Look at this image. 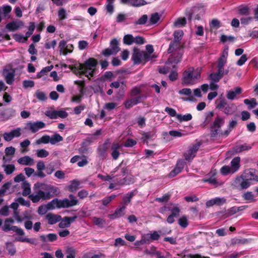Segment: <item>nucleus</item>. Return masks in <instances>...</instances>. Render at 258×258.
<instances>
[{"label": "nucleus", "mask_w": 258, "mask_h": 258, "mask_svg": "<svg viewBox=\"0 0 258 258\" xmlns=\"http://www.w3.org/2000/svg\"><path fill=\"white\" fill-rule=\"evenodd\" d=\"M170 205L171 206H173L172 209H171L170 207L168 208V210L171 211V214L175 217L178 216L180 211L179 208L177 206V205H174L172 203L170 204Z\"/></svg>", "instance_id": "obj_45"}, {"label": "nucleus", "mask_w": 258, "mask_h": 258, "mask_svg": "<svg viewBox=\"0 0 258 258\" xmlns=\"http://www.w3.org/2000/svg\"><path fill=\"white\" fill-rule=\"evenodd\" d=\"M57 198L53 199L51 201L49 202L46 205V208L47 210H53L57 208L56 206Z\"/></svg>", "instance_id": "obj_61"}, {"label": "nucleus", "mask_w": 258, "mask_h": 258, "mask_svg": "<svg viewBox=\"0 0 258 258\" xmlns=\"http://www.w3.org/2000/svg\"><path fill=\"white\" fill-rule=\"evenodd\" d=\"M15 74L14 72H9L6 76V81L9 85H12L14 81Z\"/></svg>", "instance_id": "obj_54"}, {"label": "nucleus", "mask_w": 258, "mask_h": 258, "mask_svg": "<svg viewBox=\"0 0 258 258\" xmlns=\"http://www.w3.org/2000/svg\"><path fill=\"white\" fill-rule=\"evenodd\" d=\"M70 222L67 218V216L64 217L63 218H61V220L59 221L58 224V227L60 228H65L69 227L71 225Z\"/></svg>", "instance_id": "obj_48"}, {"label": "nucleus", "mask_w": 258, "mask_h": 258, "mask_svg": "<svg viewBox=\"0 0 258 258\" xmlns=\"http://www.w3.org/2000/svg\"><path fill=\"white\" fill-rule=\"evenodd\" d=\"M178 224L182 228H185L187 227L188 225L187 218L184 216L181 217L178 220Z\"/></svg>", "instance_id": "obj_52"}, {"label": "nucleus", "mask_w": 258, "mask_h": 258, "mask_svg": "<svg viewBox=\"0 0 258 258\" xmlns=\"http://www.w3.org/2000/svg\"><path fill=\"white\" fill-rule=\"evenodd\" d=\"M210 79L212 80V82H218L220 80L223 78L220 75L215 73H211L209 76Z\"/></svg>", "instance_id": "obj_64"}, {"label": "nucleus", "mask_w": 258, "mask_h": 258, "mask_svg": "<svg viewBox=\"0 0 258 258\" xmlns=\"http://www.w3.org/2000/svg\"><path fill=\"white\" fill-rule=\"evenodd\" d=\"M15 115V110L12 108H8L5 110V112L2 114L4 117H6L8 119L11 117L14 116Z\"/></svg>", "instance_id": "obj_46"}, {"label": "nucleus", "mask_w": 258, "mask_h": 258, "mask_svg": "<svg viewBox=\"0 0 258 258\" xmlns=\"http://www.w3.org/2000/svg\"><path fill=\"white\" fill-rule=\"evenodd\" d=\"M93 222L95 225L100 228H102L104 224L105 223V220L104 219L96 217H93Z\"/></svg>", "instance_id": "obj_47"}, {"label": "nucleus", "mask_w": 258, "mask_h": 258, "mask_svg": "<svg viewBox=\"0 0 258 258\" xmlns=\"http://www.w3.org/2000/svg\"><path fill=\"white\" fill-rule=\"evenodd\" d=\"M176 117L180 121H187L190 120L192 117L191 114L188 113L183 115L178 114L177 115Z\"/></svg>", "instance_id": "obj_49"}, {"label": "nucleus", "mask_w": 258, "mask_h": 258, "mask_svg": "<svg viewBox=\"0 0 258 258\" xmlns=\"http://www.w3.org/2000/svg\"><path fill=\"white\" fill-rule=\"evenodd\" d=\"M2 230L5 232L12 230L20 236H23L25 234V232L22 228L16 226H11L10 224L6 222L2 227Z\"/></svg>", "instance_id": "obj_8"}, {"label": "nucleus", "mask_w": 258, "mask_h": 258, "mask_svg": "<svg viewBox=\"0 0 258 258\" xmlns=\"http://www.w3.org/2000/svg\"><path fill=\"white\" fill-rule=\"evenodd\" d=\"M56 206L57 209L70 208L69 205V199L64 198L63 200H60L57 198Z\"/></svg>", "instance_id": "obj_28"}, {"label": "nucleus", "mask_w": 258, "mask_h": 258, "mask_svg": "<svg viewBox=\"0 0 258 258\" xmlns=\"http://www.w3.org/2000/svg\"><path fill=\"white\" fill-rule=\"evenodd\" d=\"M251 148V147L249 145H248L247 144H244L242 145H239L235 146L233 150L236 153H240L243 151H247L250 150Z\"/></svg>", "instance_id": "obj_30"}, {"label": "nucleus", "mask_w": 258, "mask_h": 258, "mask_svg": "<svg viewBox=\"0 0 258 258\" xmlns=\"http://www.w3.org/2000/svg\"><path fill=\"white\" fill-rule=\"evenodd\" d=\"M15 170L14 164H8L5 166V171L7 175L11 174Z\"/></svg>", "instance_id": "obj_60"}, {"label": "nucleus", "mask_w": 258, "mask_h": 258, "mask_svg": "<svg viewBox=\"0 0 258 258\" xmlns=\"http://www.w3.org/2000/svg\"><path fill=\"white\" fill-rule=\"evenodd\" d=\"M186 23V20L185 18H179L177 20L174 22V25L176 27H181L184 26Z\"/></svg>", "instance_id": "obj_63"}, {"label": "nucleus", "mask_w": 258, "mask_h": 258, "mask_svg": "<svg viewBox=\"0 0 258 258\" xmlns=\"http://www.w3.org/2000/svg\"><path fill=\"white\" fill-rule=\"evenodd\" d=\"M33 189L35 192V194H33L30 195L28 198L32 201L34 203L38 202L40 200L45 201L48 200L44 190L40 187H37L35 188V184L33 186Z\"/></svg>", "instance_id": "obj_5"}, {"label": "nucleus", "mask_w": 258, "mask_h": 258, "mask_svg": "<svg viewBox=\"0 0 258 258\" xmlns=\"http://www.w3.org/2000/svg\"><path fill=\"white\" fill-rule=\"evenodd\" d=\"M102 131L101 129L97 130L94 134L90 135V137L87 138L88 141L92 142L96 140L97 137L102 134Z\"/></svg>", "instance_id": "obj_51"}, {"label": "nucleus", "mask_w": 258, "mask_h": 258, "mask_svg": "<svg viewBox=\"0 0 258 258\" xmlns=\"http://www.w3.org/2000/svg\"><path fill=\"white\" fill-rule=\"evenodd\" d=\"M98 64L97 59L93 57H90L84 63H81V75L88 77H93L96 67Z\"/></svg>", "instance_id": "obj_2"}, {"label": "nucleus", "mask_w": 258, "mask_h": 258, "mask_svg": "<svg viewBox=\"0 0 258 258\" xmlns=\"http://www.w3.org/2000/svg\"><path fill=\"white\" fill-rule=\"evenodd\" d=\"M40 240L43 242H53L57 240V235L55 233H49L47 235L42 234L40 236Z\"/></svg>", "instance_id": "obj_16"}, {"label": "nucleus", "mask_w": 258, "mask_h": 258, "mask_svg": "<svg viewBox=\"0 0 258 258\" xmlns=\"http://www.w3.org/2000/svg\"><path fill=\"white\" fill-rule=\"evenodd\" d=\"M216 108L219 110H222L227 105V102L225 98L217 99L216 101Z\"/></svg>", "instance_id": "obj_41"}, {"label": "nucleus", "mask_w": 258, "mask_h": 258, "mask_svg": "<svg viewBox=\"0 0 258 258\" xmlns=\"http://www.w3.org/2000/svg\"><path fill=\"white\" fill-rule=\"evenodd\" d=\"M125 209V206H122L121 207L117 208L113 214H109L108 217L110 219L113 220L123 216L124 214V211Z\"/></svg>", "instance_id": "obj_18"}, {"label": "nucleus", "mask_w": 258, "mask_h": 258, "mask_svg": "<svg viewBox=\"0 0 258 258\" xmlns=\"http://www.w3.org/2000/svg\"><path fill=\"white\" fill-rule=\"evenodd\" d=\"M201 143H198L194 144L191 148L189 149L187 153L184 154V157L186 160L190 162L196 156L197 152L199 150Z\"/></svg>", "instance_id": "obj_7"}, {"label": "nucleus", "mask_w": 258, "mask_h": 258, "mask_svg": "<svg viewBox=\"0 0 258 258\" xmlns=\"http://www.w3.org/2000/svg\"><path fill=\"white\" fill-rule=\"evenodd\" d=\"M141 134L142 135L141 140L146 144H148V140H152L156 137V132L154 131L148 132H142Z\"/></svg>", "instance_id": "obj_17"}, {"label": "nucleus", "mask_w": 258, "mask_h": 258, "mask_svg": "<svg viewBox=\"0 0 258 258\" xmlns=\"http://www.w3.org/2000/svg\"><path fill=\"white\" fill-rule=\"evenodd\" d=\"M180 95H188V97L184 99L186 101H194L195 99L193 96H191V90L190 88H183L178 91Z\"/></svg>", "instance_id": "obj_23"}, {"label": "nucleus", "mask_w": 258, "mask_h": 258, "mask_svg": "<svg viewBox=\"0 0 258 258\" xmlns=\"http://www.w3.org/2000/svg\"><path fill=\"white\" fill-rule=\"evenodd\" d=\"M182 57V53L176 52L170 55L168 58V61L171 63L177 64L180 62Z\"/></svg>", "instance_id": "obj_19"}, {"label": "nucleus", "mask_w": 258, "mask_h": 258, "mask_svg": "<svg viewBox=\"0 0 258 258\" xmlns=\"http://www.w3.org/2000/svg\"><path fill=\"white\" fill-rule=\"evenodd\" d=\"M50 143V137L49 136L45 135L43 136L41 138L36 140V143L37 145L41 144H48Z\"/></svg>", "instance_id": "obj_38"}, {"label": "nucleus", "mask_w": 258, "mask_h": 258, "mask_svg": "<svg viewBox=\"0 0 258 258\" xmlns=\"http://www.w3.org/2000/svg\"><path fill=\"white\" fill-rule=\"evenodd\" d=\"M70 200H69V205L70 207H73L79 204V202L77 198L72 194L69 196Z\"/></svg>", "instance_id": "obj_43"}, {"label": "nucleus", "mask_w": 258, "mask_h": 258, "mask_svg": "<svg viewBox=\"0 0 258 258\" xmlns=\"http://www.w3.org/2000/svg\"><path fill=\"white\" fill-rule=\"evenodd\" d=\"M242 198L245 201H247L248 203L255 202L256 199H254V196L251 191H247L244 193L242 195Z\"/></svg>", "instance_id": "obj_31"}, {"label": "nucleus", "mask_w": 258, "mask_h": 258, "mask_svg": "<svg viewBox=\"0 0 258 258\" xmlns=\"http://www.w3.org/2000/svg\"><path fill=\"white\" fill-rule=\"evenodd\" d=\"M183 35V32L182 30H176L174 32L173 36L174 40L173 41H176L178 42H180L182 38Z\"/></svg>", "instance_id": "obj_44"}, {"label": "nucleus", "mask_w": 258, "mask_h": 258, "mask_svg": "<svg viewBox=\"0 0 258 258\" xmlns=\"http://www.w3.org/2000/svg\"><path fill=\"white\" fill-rule=\"evenodd\" d=\"M1 8L2 10V14L3 15L4 18L6 19H10V13L12 11L11 6L10 5H4Z\"/></svg>", "instance_id": "obj_27"}, {"label": "nucleus", "mask_w": 258, "mask_h": 258, "mask_svg": "<svg viewBox=\"0 0 258 258\" xmlns=\"http://www.w3.org/2000/svg\"><path fill=\"white\" fill-rule=\"evenodd\" d=\"M135 195L136 193L134 191H131L124 195L122 197V201L121 203L123 205L122 206H125L126 207V206L130 203L131 199Z\"/></svg>", "instance_id": "obj_26"}, {"label": "nucleus", "mask_w": 258, "mask_h": 258, "mask_svg": "<svg viewBox=\"0 0 258 258\" xmlns=\"http://www.w3.org/2000/svg\"><path fill=\"white\" fill-rule=\"evenodd\" d=\"M116 197V195L112 194L109 197L104 198L101 200L102 205L107 206Z\"/></svg>", "instance_id": "obj_50"}, {"label": "nucleus", "mask_w": 258, "mask_h": 258, "mask_svg": "<svg viewBox=\"0 0 258 258\" xmlns=\"http://www.w3.org/2000/svg\"><path fill=\"white\" fill-rule=\"evenodd\" d=\"M35 96L36 98L40 101H45L47 99V97L45 94L39 90H37L35 93Z\"/></svg>", "instance_id": "obj_62"}, {"label": "nucleus", "mask_w": 258, "mask_h": 258, "mask_svg": "<svg viewBox=\"0 0 258 258\" xmlns=\"http://www.w3.org/2000/svg\"><path fill=\"white\" fill-rule=\"evenodd\" d=\"M80 184V182L79 180L74 179L72 181L71 184L68 187L69 190L71 192H75L77 191L79 188Z\"/></svg>", "instance_id": "obj_35"}, {"label": "nucleus", "mask_w": 258, "mask_h": 258, "mask_svg": "<svg viewBox=\"0 0 258 258\" xmlns=\"http://www.w3.org/2000/svg\"><path fill=\"white\" fill-rule=\"evenodd\" d=\"M146 98V96L144 95L137 96L131 99L126 100L124 102V105L126 109H130L132 108L134 105H137L138 103L142 102L143 101V98L145 99Z\"/></svg>", "instance_id": "obj_9"}, {"label": "nucleus", "mask_w": 258, "mask_h": 258, "mask_svg": "<svg viewBox=\"0 0 258 258\" xmlns=\"http://www.w3.org/2000/svg\"><path fill=\"white\" fill-rule=\"evenodd\" d=\"M224 118L217 115L214 119V121L210 124V137L211 138H217L222 136L227 137L231 132V130L228 127L224 132H221V128L224 124Z\"/></svg>", "instance_id": "obj_1"}, {"label": "nucleus", "mask_w": 258, "mask_h": 258, "mask_svg": "<svg viewBox=\"0 0 258 258\" xmlns=\"http://www.w3.org/2000/svg\"><path fill=\"white\" fill-rule=\"evenodd\" d=\"M27 126L32 133H35L39 130L44 128L45 126V123L42 121L30 122L27 123Z\"/></svg>", "instance_id": "obj_11"}, {"label": "nucleus", "mask_w": 258, "mask_h": 258, "mask_svg": "<svg viewBox=\"0 0 258 258\" xmlns=\"http://www.w3.org/2000/svg\"><path fill=\"white\" fill-rule=\"evenodd\" d=\"M22 188L23 189L22 192L23 196L26 197L31 195L30 184L27 181H23L22 185Z\"/></svg>", "instance_id": "obj_29"}, {"label": "nucleus", "mask_w": 258, "mask_h": 258, "mask_svg": "<svg viewBox=\"0 0 258 258\" xmlns=\"http://www.w3.org/2000/svg\"><path fill=\"white\" fill-rule=\"evenodd\" d=\"M181 48V42H178L176 41H172L169 44V47L167 49L168 53H172L174 51L177 49H180Z\"/></svg>", "instance_id": "obj_21"}, {"label": "nucleus", "mask_w": 258, "mask_h": 258, "mask_svg": "<svg viewBox=\"0 0 258 258\" xmlns=\"http://www.w3.org/2000/svg\"><path fill=\"white\" fill-rule=\"evenodd\" d=\"M240 158L236 157L234 158L231 161V168L232 169V173H234L239 169L240 167Z\"/></svg>", "instance_id": "obj_20"}, {"label": "nucleus", "mask_w": 258, "mask_h": 258, "mask_svg": "<svg viewBox=\"0 0 258 258\" xmlns=\"http://www.w3.org/2000/svg\"><path fill=\"white\" fill-rule=\"evenodd\" d=\"M45 115L50 119H56L58 117L65 118L68 116V113L63 109L47 111Z\"/></svg>", "instance_id": "obj_6"}, {"label": "nucleus", "mask_w": 258, "mask_h": 258, "mask_svg": "<svg viewBox=\"0 0 258 258\" xmlns=\"http://www.w3.org/2000/svg\"><path fill=\"white\" fill-rule=\"evenodd\" d=\"M109 147V143L105 141L102 146L99 147L97 151L99 156L102 158L105 157L106 153Z\"/></svg>", "instance_id": "obj_25"}, {"label": "nucleus", "mask_w": 258, "mask_h": 258, "mask_svg": "<svg viewBox=\"0 0 258 258\" xmlns=\"http://www.w3.org/2000/svg\"><path fill=\"white\" fill-rule=\"evenodd\" d=\"M24 26V23L21 20H19L18 22L12 21L8 23L6 25V28L9 31L14 32L19 29V28Z\"/></svg>", "instance_id": "obj_12"}, {"label": "nucleus", "mask_w": 258, "mask_h": 258, "mask_svg": "<svg viewBox=\"0 0 258 258\" xmlns=\"http://www.w3.org/2000/svg\"><path fill=\"white\" fill-rule=\"evenodd\" d=\"M37 187H40L44 190L48 200L60 194V190L58 187L50 184L37 182L35 184V188Z\"/></svg>", "instance_id": "obj_4"}, {"label": "nucleus", "mask_w": 258, "mask_h": 258, "mask_svg": "<svg viewBox=\"0 0 258 258\" xmlns=\"http://www.w3.org/2000/svg\"><path fill=\"white\" fill-rule=\"evenodd\" d=\"M242 89L240 87H236L234 89V91L229 90L227 93V98L229 100H233L236 95L241 94Z\"/></svg>", "instance_id": "obj_22"}, {"label": "nucleus", "mask_w": 258, "mask_h": 258, "mask_svg": "<svg viewBox=\"0 0 258 258\" xmlns=\"http://www.w3.org/2000/svg\"><path fill=\"white\" fill-rule=\"evenodd\" d=\"M132 58L135 64H140L142 59V52L137 48H135Z\"/></svg>", "instance_id": "obj_15"}, {"label": "nucleus", "mask_w": 258, "mask_h": 258, "mask_svg": "<svg viewBox=\"0 0 258 258\" xmlns=\"http://www.w3.org/2000/svg\"><path fill=\"white\" fill-rule=\"evenodd\" d=\"M118 45V41L116 38L112 39L110 42L111 48L114 51L115 54H116L120 50Z\"/></svg>", "instance_id": "obj_32"}, {"label": "nucleus", "mask_w": 258, "mask_h": 258, "mask_svg": "<svg viewBox=\"0 0 258 258\" xmlns=\"http://www.w3.org/2000/svg\"><path fill=\"white\" fill-rule=\"evenodd\" d=\"M214 115V112L213 111L205 113V119L203 123L204 126H207L211 122Z\"/></svg>", "instance_id": "obj_33"}, {"label": "nucleus", "mask_w": 258, "mask_h": 258, "mask_svg": "<svg viewBox=\"0 0 258 258\" xmlns=\"http://www.w3.org/2000/svg\"><path fill=\"white\" fill-rule=\"evenodd\" d=\"M63 141V138L58 134H54L50 137V144L54 145L58 142Z\"/></svg>", "instance_id": "obj_37"}, {"label": "nucleus", "mask_w": 258, "mask_h": 258, "mask_svg": "<svg viewBox=\"0 0 258 258\" xmlns=\"http://www.w3.org/2000/svg\"><path fill=\"white\" fill-rule=\"evenodd\" d=\"M134 182V178L131 177H125L118 181V183L120 185H128Z\"/></svg>", "instance_id": "obj_42"}, {"label": "nucleus", "mask_w": 258, "mask_h": 258, "mask_svg": "<svg viewBox=\"0 0 258 258\" xmlns=\"http://www.w3.org/2000/svg\"><path fill=\"white\" fill-rule=\"evenodd\" d=\"M18 162L21 165H32L34 164V160L28 156L19 158Z\"/></svg>", "instance_id": "obj_24"}, {"label": "nucleus", "mask_w": 258, "mask_h": 258, "mask_svg": "<svg viewBox=\"0 0 258 258\" xmlns=\"http://www.w3.org/2000/svg\"><path fill=\"white\" fill-rule=\"evenodd\" d=\"M201 73L197 70L194 71L193 68H189L183 73L182 84L188 86L195 83V80L200 78Z\"/></svg>", "instance_id": "obj_3"}, {"label": "nucleus", "mask_w": 258, "mask_h": 258, "mask_svg": "<svg viewBox=\"0 0 258 258\" xmlns=\"http://www.w3.org/2000/svg\"><path fill=\"white\" fill-rule=\"evenodd\" d=\"M250 185V181L247 178H245L243 175L242 181L241 183L240 189H244L247 188Z\"/></svg>", "instance_id": "obj_58"}, {"label": "nucleus", "mask_w": 258, "mask_h": 258, "mask_svg": "<svg viewBox=\"0 0 258 258\" xmlns=\"http://www.w3.org/2000/svg\"><path fill=\"white\" fill-rule=\"evenodd\" d=\"M199 10H200L199 8L196 7L193 8L189 10H186V16L187 17V19L189 20H191L192 18H194L195 20H200L201 16L199 14H198L195 16L194 15V14L198 12Z\"/></svg>", "instance_id": "obj_14"}, {"label": "nucleus", "mask_w": 258, "mask_h": 258, "mask_svg": "<svg viewBox=\"0 0 258 258\" xmlns=\"http://www.w3.org/2000/svg\"><path fill=\"white\" fill-rule=\"evenodd\" d=\"M170 198V195L166 194L164 195L162 197L156 198L155 201L159 203H166L169 200Z\"/></svg>", "instance_id": "obj_56"}, {"label": "nucleus", "mask_w": 258, "mask_h": 258, "mask_svg": "<svg viewBox=\"0 0 258 258\" xmlns=\"http://www.w3.org/2000/svg\"><path fill=\"white\" fill-rule=\"evenodd\" d=\"M134 36L132 34L125 35L123 38V42L125 45H130L134 43Z\"/></svg>", "instance_id": "obj_39"}, {"label": "nucleus", "mask_w": 258, "mask_h": 258, "mask_svg": "<svg viewBox=\"0 0 258 258\" xmlns=\"http://www.w3.org/2000/svg\"><path fill=\"white\" fill-rule=\"evenodd\" d=\"M148 19V17L147 15H143L138 20L134 23L135 25H144L145 24Z\"/></svg>", "instance_id": "obj_55"}, {"label": "nucleus", "mask_w": 258, "mask_h": 258, "mask_svg": "<svg viewBox=\"0 0 258 258\" xmlns=\"http://www.w3.org/2000/svg\"><path fill=\"white\" fill-rule=\"evenodd\" d=\"M46 219L48 221V224L53 225L61 220V216L49 213L45 216Z\"/></svg>", "instance_id": "obj_13"}, {"label": "nucleus", "mask_w": 258, "mask_h": 258, "mask_svg": "<svg viewBox=\"0 0 258 258\" xmlns=\"http://www.w3.org/2000/svg\"><path fill=\"white\" fill-rule=\"evenodd\" d=\"M68 68L75 74L81 75V63H76L74 65H69Z\"/></svg>", "instance_id": "obj_34"}, {"label": "nucleus", "mask_w": 258, "mask_h": 258, "mask_svg": "<svg viewBox=\"0 0 258 258\" xmlns=\"http://www.w3.org/2000/svg\"><path fill=\"white\" fill-rule=\"evenodd\" d=\"M146 4L145 0H131V6L133 7H140Z\"/></svg>", "instance_id": "obj_57"}, {"label": "nucleus", "mask_w": 258, "mask_h": 258, "mask_svg": "<svg viewBox=\"0 0 258 258\" xmlns=\"http://www.w3.org/2000/svg\"><path fill=\"white\" fill-rule=\"evenodd\" d=\"M160 19V17L159 14L157 12L154 13L151 15L150 23L151 24H155L158 22Z\"/></svg>", "instance_id": "obj_53"}, {"label": "nucleus", "mask_w": 258, "mask_h": 258, "mask_svg": "<svg viewBox=\"0 0 258 258\" xmlns=\"http://www.w3.org/2000/svg\"><path fill=\"white\" fill-rule=\"evenodd\" d=\"M15 241L21 242H27L32 244H36L35 239H30L27 237L23 238L22 237H17L15 238Z\"/></svg>", "instance_id": "obj_40"}, {"label": "nucleus", "mask_w": 258, "mask_h": 258, "mask_svg": "<svg viewBox=\"0 0 258 258\" xmlns=\"http://www.w3.org/2000/svg\"><path fill=\"white\" fill-rule=\"evenodd\" d=\"M243 176L249 181L254 180L258 182V170L255 169L250 168L246 170Z\"/></svg>", "instance_id": "obj_10"}, {"label": "nucleus", "mask_w": 258, "mask_h": 258, "mask_svg": "<svg viewBox=\"0 0 258 258\" xmlns=\"http://www.w3.org/2000/svg\"><path fill=\"white\" fill-rule=\"evenodd\" d=\"M36 155L39 158H45L49 155V152L46 150L42 149L37 151Z\"/></svg>", "instance_id": "obj_59"}, {"label": "nucleus", "mask_w": 258, "mask_h": 258, "mask_svg": "<svg viewBox=\"0 0 258 258\" xmlns=\"http://www.w3.org/2000/svg\"><path fill=\"white\" fill-rule=\"evenodd\" d=\"M6 248L8 251L9 254L11 255H14L16 252L14 244L11 242L6 243Z\"/></svg>", "instance_id": "obj_36"}]
</instances>
